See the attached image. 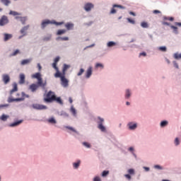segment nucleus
Wrapping results in <instances>:
<instances>
[{
  "instance_id": "aec40b11",
  "label": "nucleus",
  "mask_w": 181,
  "mask_h": 181,
  "mask_svg": "<svg viewBox=\"0 0 181 181\" xmlns=\"http://www.w3.org/2000/svg\"><path fill=\"white\" fill-rule=\"evenodd\" d=\"M47 122L52 125L57 124V120L53 117L48 118Z\"/></svg>"
},
{
  "instance_id": "7c9ffc66",
  "label": "nucleus",
  "mask_w": 181,
  "mask_h": 181,
  "mask_svg": "<svg viewBox=\"0 0 181 181\" xmlns=\"http://www.w3.org/2000/svg\"><path fill=\"white\" fill-rule=\"evenodd\" d=\"M69 67H70L69 65L64 64V66H63V69H62V74H64V76H65L66 71L67 69H69Z\"/></svg>"
},
{
  "instance_id": "6e6d98bb",
  "label": "nucleus",
  "mask_w": 181,
  "mask_h": 181,
  "mask_svg": "<svg viewBox=\"0 0 181 181\" xmlns=\"http://www.w3.org/2000/svg\"><path fill=\"white\" fill-rule=\"evenodd\" d=\"M21 95H22L23 98H24L25 97L26 98H29V95H26V93H25V92H22Z\"/></svg>"
},
{
  "instance_id": "2eb2a0df",
  "label": "nucleus",
  "mask_w": 181,
  "mask_h": 181,
  "mask_svg": "<svg viewBox=\"0 0 181 181\" xmlns=\"http://www.w3.org/2000/svg\"><path fill=\"white\" fill-rule=\"evenodd\" d=\"M40 87L39 84L36 83H32L29 86V89L31 90L32 93H35V91Z\"/></svg>"
},
{
  "instance_id": "0eeeda50",
  "label": "nucleus",
  "mask_w": 181,
  "mask_h": 181,
  "mask_svg": "<svg viewBox=\"0 0 181 181\" xmlns=\"http://www.w3.org/2000/svg\"><path fill=\"white\" fill-rule=\"evenodd\" d=\"M9 23V18H8V16L3 15L0 18V27L6 26Z\"/></svg>"
},
{
  "instance_id": "bf43d9fd",
  "label": "nucleus",
  "mask_w": 181,
  "mask_h": 181,
  "mask_svg": "<svg viewBox=\"0 0 181 181\" xmlns=\"http://www.w3.org/2000/svg\"><path fill=\"white\" fill-rule=\"evenodd\" d=\"M124 177L127 178L128 180H131L132 177L129 174H125Z\"/></svg>"
},
{
  "instance_id": "de8ad7c7",
  "label": "nucleus",
  "mask_w": 181,
  "mask_h": 181,
  "mask_svg": "<svg viewBox=\"0 0 181 181\" xmlns=\"http://www.w3.org/2000/svg\"><path fill=\"white\" fill-rule=\"evenodd\" d=\"M109 175V171L108 170H103L102 173V177H105L107 175Z\"/></svg>"
},
{
  "instance_id": "603ef678",
  "label": "nucleus",
  "mask_w": 181,
  "mask_h": 181,
  "mask_svg": "<svg viewBox=\"0 0 181 181\" xmlns=\"http://www.w3.org/2000/svg\"><path fill=\"white\" fill-rule=\"evenodd\" d=\"M173 66H174V68L175 69H179V65H178V64L176 62V61H173Z\"/></svg>"
},
{
  "instance_id": "4468645a",
  "label": "nucleus",
  "mask_w": 181,
  "mask_h": 181,
  "mask_svg": "<svg viewBox=\"0 0 181 181\" xmlns=\"http://www.w3.org/2000/svg\"><path fill=\"white\" fill-rule=\"evenodd\" d=\"M93 74V68L92 66H89L85 74V78H90Z\"/></svg>"
},
{
  "instance_id": "6e6552de",
  "label": "nucleus",
  "mask_w": 181,
  "mask_h": 181,
  "mask_svg": "<svg viewBox=\"0 0 181 181\" xmlns=\"http://www.w3.org/2000/svg\"><path fill=\"white\" fill-rule=\"evenodd\" d=\"M49 25H52V21H50L49 19L43 20L41 23V29L43 30L49 26Z\"/></svg>"
},
{
  "instance_id": "5701e85b",
  "label": "nucleus",
  "mask_w": 181,
  "mask_h": 181,
  "mask_svg": "<svg viewBox=\"0 0 181 181\" xmlns=\"http://www.w3.org/2000/svg\"><path fill=\"white\" fill-rule=\"evenodd\" d=\"M4 42H8V40H11V38L13 37L12 34H8V33H4Z\"/></svg>"
},
{
  "instance_id": "c756f323",
  "label": "nucleus",
  "mask_w": 181,
  "mask_h": 181,
  "mask_svg": "<svg viewBox=\"0 0 181 181\" xmlns=\"http://www.w3.org/2000/svg\"><path fill=\"white\" fill-rule=\"evenodd\" d=\"M8 119H9V115H6L5 114H3L0 117V120L2 121V122H6L8 120Z\"/></svg>"
},
{
  "instance_id": "79ce46f5",
  "label": "nucleus",
  "mask_w": 181,
  "mask_h": 181,
  "mask_svg": "<svg viewBox=\"0 0 181 181\" xmlns=\"http://www.w3.org/2000/svg\"><path fill=\"white\" fill-rule=\"evenodd\" d=\"M153 168H154V169L158 170H163V168L160 165H155L153 166Z\"/></svg>"
},
{
  "instance_id": "473e14b6",
  "label": "nucleus",
  "mask_w": 181,
  "mask_h": 181,
  "mask_svg": "<svg viewBox=\"0 0 181 181\" xmlns=\"http://www.w3.org/2000/svg\"><path fill=\"white\" fill-rule=\"evenodd\" d=\"M0 2L6 6H8L9 4H11V0H0Z\"/></svg>"
},
{
  "instance_id": "e433bc0d",
  "label": "nucleus",
  "mask_w": 181,
  "mask_h": 181,
  "mask_svg": "<svg viewBox=\"0 0 181 181\" xmlns=\"http://www.w3.org/2000/svg\"><path fill=\"white\" fill-rule=\"evenodd\" d=\"M52 24L55 25L56 26H60L61 25H64V22H57L55 21H52Z\"/></svg>"
},
{
  "instance_id": "412c9836",
  "label": "nucleus",
  "mask_w": 181,
  "mask_h": 181,
  "mask_svg": "<svg viewBox=\"0 0 181 181\" xmlns=\"http://www.w3.org/2000/svg\"><path fill=\"white\" fill-rule=\"evenodd\" d=\"M65 28L68 30H73L74 28V24L72 23H66L65 24Z\"/></svg>"
},
{
  "instance_id": "09e8293b",
  "label": "nucleus",
  "mask_w": 181,
  "mask_h": 181,
  "mask_svg": "<svg viewBox=\"0 0 181 181\" xmlns=\"http://www.w3.org/2000/svg\"><path fill=\"white\" fill-rule=\"evenodd\" d=\"M25 100V98H14V102H22Z\"/></svg>"
},
{
  "instance_id": "f03ea898",
  "label": "nucleus",
  "mask_w": 181,
  "mask_h": 181,
  "mask_svg": "<svg viewBox=\"0 0 181 181\" xmlns=\"http://www.w3.org/2000/svg\"><path fill=\"white\" fill-rule=\"evenodd\" d=\"M32 78H37V84L40 87H42V89L46 88L47 82H43V79L42 78V74L40 72H37L32 75Z\"/></svg>"
},
{
  "instance_id": "b1692460",
  "label": "nucleus",
  "mask_w": 181,
  "mask_h": 181,
  "mask_svg": "<svg viewBox=\"0 0 181 181\" xmlns=\"http://www.w3.org/2000/svg\"><path fill=\"white\" fill-rule=\"evenodd\" d=\"M13 88L10 91V95L13 94L15 92H18V83L16 82H14L13 84Z\"/></svg>"
},
{
  "instance_id": "2f4dec72",
  "label": "nucleus",
  "mask_w": 181,
  "mask_h": 181,
  "mask_svg": "<svg viewBox=\"0 0 181 181\" xmlns=\"http://www.w3.org/2000/svg\"><path fill=\"white\" fill-rule=\"evenodd\" d=\"M82 145L87 149H90L91 148V144L86 141L82 142Z\"/></svg>"
},
{
  "instance_id": "393cba45",
  "label": "nucleus",
  "mask_w": 181,
  "mask_h": 181,
  "mask_svg": "<svg viewBox=\"0 0 181 181\" xmlns=\"http://www.w3.org/2000/svg\"><path fill=\"white\" fill-rule=\"evenodd\" d=\"M168 124H169V122H168V120H163L160 123V128H165V127L168 126Z\"/></svg>"
},
{
  "instance_id": "338daca9",
  "label": "nucleus",
  "mask_w": 181,
  "mask_h": 181,
  "mask_svg": "<svg viewBox=\"0 0 181 181\" xmlns=\"http://www.w3.org/2000/svg\"><path fill=\"white\" fill-rule=\"evenodd\" d=\"M175 25L176 26H179L180 28H181V23L175 22Z\"/></svg>"
},
{
  "instance_id": "a18cd8bd",
  "label": "nucleus",
  "mask_w": 181,
  "mask_h": 181,
  "mask_svg": "<svg viewBox=\"0 0 181 181\" xmlns=\"http://www.w3.org/2000/svg\"><path fill=\"white\" fill-rule=\"evenodd\" d=\"M66 33V30H59L57 33V35H64Z\"/></svg>"
},
{
  "instance_id": "72a5a7b5",
  "label": "nucleus",
  "mask_w": 181,
  "mask_h": 181,
  "mask_svg": "<svg viewBox=\"0 0 181 181\" xmlns=\"http://www.w3.org/2000/svg\"><path fill=\"white\" fill-rule=\"evenodd\" d=\"M117 43L114 41H110L107 43V47H113V46H116Z\"/></svg>"
},
{
  "instance_id": "13d9d810",
  "label": "nucleus",
  "mask_w": 181,
  "mask_h": 181,
  "mask_svg": "<svg viewBox=\"0 0 181 181\" xmlns=\"http://www.w3.org/2000/svg\"><path fill=\"white\" fill-rule=\"evenodd\" d=\"M143 169L145 170L146 173H148L150 171L149 167L144 166Z\"/></svg>"
},
{
  "instance_id": "052dcab7",
  "label": "nucleus",
  "mask_w": 181,
  "mask_h": 181,
  "mask_svg": "<svg viewBox=\"0 0 181 181\" xmlns=\"http://www.w3.org/2000/svg\"><path fill=\"white\" fill-rule=\"evenodd\" d=\"M128 151H129L130 153H132V154L134 153V147H129V148H128Z\"/></svg>"
},
{
  "instance_id": "f704fd0d",
  "label": "nucleus",
  "mask_w": 181,
  "mask_h": 181,
  "mask_svg": "<svg viewBox=\"0 0 181 181\" xmlns=\"http://www.w3.org/2000/svg\"><path fill=\"white\" fill-rule=\"evenodd\" d=\"M174 145L175 146L177 147L180 145V141L178 137H176L174 140Z\"/></svg>"
},
{
  "instance_id": "864d4df0",
  "label": "nucleus",
  "mask_w": 181,
  "mask_h": 181,
  "mask_svg": "<svg viewBox=\"0 0 181 181\" xmlns=\"http://www.w3.org/2000/svg\"><path fill=\"white\" fill-rule=\"evenodd\" d=\"M127 21H128V22H129V23H131L132 25H135V21H134V20H132L131 18H127Z\"/></svg>"
},
{
  "instance_id": "c9c22d12",
  "label": "nucleus",
  "mask_w": 181,
  "mask_h": 181,
  "mask_svg": "<svg viewBox=\"0 0 181 181\" xmlns=\"http://www.w3.org/2000/svg\"><path fill=\"white\" fill-rule=\"evenodd\" d=\"M51 39H52V35L48 34L47 36L43 37V41L44 42H49V40H50Z\"/></svg>"
},
{
  "instance_id": "3c124183",
  "label": "nucleus",
  "mask_w": 181,
  "mask_h": 181,
  "mask_svg": "<svg viewBox=\"0 0 181 181\" xmlns=\"http://www.w3.org/2000/svg\"><path fill=\"white\" fill-rule=\"evenodd\" d=\"M9 14L15 16L19 15V13L14 11H10Z\"/></svg>"
},
{
  "instance_id": "f8f14e48",
  "label": "nucleus",
  "mask_w": 181,
  "mask_h": 181,
  "mask_svg": "<svg viewBox=\"0 0 181 181\" xmlns=\"http://www.w3.org/2000/svg\"><path fill=\"white\" fill-rule=\"evenodd\" d=\"M115 8H122V9H124L125 7L122 6V5H119V4H113L112 5V8L111 9L110 13V14H115L116 13V10L115 9Z\"/></svg>"
},
{
  "instance_id": "680f3d73",
  "label": "nucleus",
  "mask_w": 181,
  "mask_h": 181,
  "mask_svg": "<svg viewBox=\"0 0 181 181\" xmlns=\"http://www.w3.org/2000/svg\"><path fill=\"white\" fill-rule=\"evenodd\" d=\"M60 57L59 56L56 57V58L54 59V63H58L59 61Z\"/></svg>"
},
{
  "instance_id": "4c0bfd02",
  "label": "nucleus",
  "mask_w": 181,
  "mask_h": 181,
  "mask_svg": "<svg viewBox=\"0 0 181 181\" xmlns=\"http://www.w3.org/2000/svg\"><path fill=\"white\" fill-rule=\"evenodd\" d=\"M171 29H173V33H175V35H178L179 32L177 30V27L174 26V25H170Z\"/></svg>"
},
{
  "instance_id": "8fccbe9b",
  "label": "nucleus",
  "mask_w": 181,
  "mask_h": 181,
  "mask_svg": "<svg viewBox=\"0 0 181 181\" xmlns=\"http://www.w3.org/2000/svg\"><path fill=\"white\" fill-rule=\"evenodd\" d=\"M85 70L81 68L80 69V71L78 72L77 76L79 77L80 76H82L83 73H84Z\"/></svg>"
},
{
  "instance_id": "a211bd4d",
  "label": "nucleus",
  "mask_w": 181,
  "mask_h": 181,
  "mask_svg": "<svg viewBox=\"0 0 181 181\" xmlns=\"http://www.w3.org/2000/svg\"><path fill=\"white\" fill-rule=\"evenodd\" d=\"M2 80L4 83V84H8V83H9V81H11V77H9V75H8V74H3Z\"/></svg>"
},
{
  "instance_id": "4d7b16f0",
  "label": "nucleus",
  "mask_w": 181,
  "mask_h": 181,
  "mask_svg": "<svg viewBox=\"0 0 181 181\" xmlns=\"http://www.w3.org/2000/svg\"><path fill=\"white\" fill-rule=\"evenodd\" d=\"M9 107V104L0 105V110L3 109L4 107Z\"/></svg>"
},
{
  "instance_id": "9b49d317",
  "label": "nucleus",
  "mask_w": 181,
  "mask_h": 181,
  "mask_svg": "<svg viewBox=\"0 0 181 181\" xmlns=\"http://www.w3.org/2000/svg\"><path fill=\"white\" fill-rule=\"evenodd\" d=\"M132 95V91L129 88H127L124 91V99L129 100Z\"/></svg>"
},
{
  "instance_id": "e2e57ef3",
  "label": "nucleus",
  "mask_w": 181,
  "mask_h": 181,
  "mask_svg": "<svg viewBox=\"0 0 181 181\" xmlns=\"http://www.w3.org/2000/svg\"><path fill=\"white\" fill-rule=\"evenodd\" d=\"M93 181H101L100 177L96 176L94 177Z\"/></svg>"
},
{
  "instance_id": "ea45409f",
  "label": "nucleus",
  "mask_w": 181,
  "mask_h": 181,
  "mask_svg": "<svg viewBox=\"0 0 181 181\" xmlns=\"http://www.w3.org/2000/svg\"><path fill=\"white\" fill-rule=\"evenodd\" d=\"M158 49L160 51V52H163L164 53L165 52H167V47L165 46H162V47H159L158 48Z\"/></svg>"
},
{
  "instance_id": "dca6fc26",
  "label": "nucleus",
  "mask_w": 181,
  "mask_h": 181,
  "mask_svg": "<svg viewBox=\"0 0 181 181\" xmlns=\"http://www.w3.org/2000/svg\"><path fill=\"white\" fill-rule=\"evenodd\" d=\"M57 63H55V62H53L52 63V67H53V69H54V70H56V74H54V78H57L58 77H59V76H60V72H59V68L57 66Z\"/></svg>"
},
{
  "instance_id": "c03bdc74",
  "label": "nucleus",
  "mask_w": 181,
  "mask_h": 181,
  "mask_svg": "<svg viewBox=\"0 0 181 181\" xmlns=\"http://www.w3.org/2000/svg\"><path fill=\"white\" fill-rule=\"evenodd\" d=\"M128 173H129V175H135L134 169H133V168L129 169V170H128Z\"/></svg>"
},
{
  "instance_id": "bb28decb",
  "label": "nucleus",
  "mask_w": 181,
  "mask_h": 181,
  "mask_svg": "<svg viewBox=\"0 0 181 181\" xmlns=\"http://www.w3.org/2000/svg\"><path fill=\"white\" fill-rule=\"evenodd\" d=\"M19 84H25V74H20V80L18 81Z\"/></svg>"
},
{
  "instance_id": "7ed1b4c3",
  "label": "nucleus",
  "mask_w": 181,
  "mask_h": 181,
  "mask_svg": "<svg viewBox=\"0 0 181 181\" xmlns=\"http://www.w3.org/2000/svg\"><path fill=\"white\" fill-rule=\"evenodd\" d=\"M104 119L100 117H98V121H97V124H98V129L103 133H106L107 132V129L106 127L103 125L104 123Z\"/></svg>"
},
{
  "instance_id": "423d86ee",
  "label": "nucleus",
  "mask_w": 181,
  "mask_h": 181,
  "mask_svg": "<svg viewBox=\"0 0 181 181\" xmlns=\"http://www.w3.org/2000/svg\"><path fill=\"white\" fill-rule=\"evenodd\" d=\"M127 127L129 131L134 132L138 127V123L134 121L129 122L127 124Z\"/></svg>"
},
{
  "instance_id": "9d476101",
  "label": "nucleus",
  "mask_w": 181,
  "mask_h": 181,
  "mask_svg": "<svg viewBox=\"0 0 181 181\" xmlns=\"http://www.w3.org/2000/svg\"><path fill=\"white\" fill-rule=\"evenodd\" d=\"M23 122V119H20L16 122H13L12 123H10L8 124V127L10 128H15V127H18L19 125H21L22 123Z\"/></svg>"
},
{
  "instance_id": "ddd939ff",
  "label": "nucleus",
  "mask_w": 181,
  "mask_h": 181,
  "mask_svg": "<svg viewBox=\"0 0 181 181\" xmlns=\"http://www.w3.org/2000/svg\"><path fill=\"white\" fill-rule=\"evenodd\" d=\"M29 28H30V25H27L24 27H23L21 28V30H20V33L21 35H23V36H26V35H28V33L26 32H28V30H29Z\"/></svg>"
},
{
  "instance_id": "20e7f679",
  "label": "nucleus",
  "mask_w": 181,
  "mask_h": 181,
  "mask_svg": "<svg viewBox=\"0 0 181 181\" xmlns=\"http://www.w3.org/2000/svg\"><path fill=\"white\" fill-rule=\"evenodd\" d=\"M30 108H33V110H47V106L45 105H40L38 103H34L31 105H30Z\"/></svg>"
},
{
  "instance_id": "774afa93",
  "label": "nucleus",
  "mask_w": 181,
  "mask_h": 181,
  "mask_svg": "<svg viewBox=\"0 0 181 181\" xmlns=\"http://www.w3.org/2000/svg\"><path fill=\"white\" fill-rule=\"evenodd\" d=\"M153 13H160L161 12H160V11H158V10H154V11H153Z\"/></svg>"
},
{
  "instance_id": "c85d7f7f",
  "label": "nucleus",
  "mask_w": 181,
  "mask_h": 181,
  "mask_svg": "<svg viewBox=\"0 0 181 181\" xmlns=\"http://www.w3.org/2000/svg\"><path fill=\"white\" fill-rule=\"evenodd\" d=\"M30 62H32L31 59H23L21 61V66H25L26 64H29V63H30Z\"/></svg>"
},
{
  "instance_id": "f3484780",
  "label": "nucleus",
  "mask_w": 181,
  "mask_h": 181,
  "mask_svg": "<svg viewBox=\"0 0 181 181\" xmlns=\"http://www.w3.org/2000/svg\"><path fill=\"white\" fill-rule=\"evenodd\" d=\"M81 164V160L80 159L76 160V162L72 163L74 170H78Z\"/></svg>"
},
{
  "instance_id": "6ab92c4d",
  "label": "nucleus",
  "mask_w": 181,
  "mask_h": 181,
  "mask_svg": "<svg viewBox=\"0 0 181 181\" xmlns=\"http://www.w3.org/2000/svg\"><path fill=\"white\" fill-rule=\"evenodd\" d=\"M16 19H20L22 25H26V21H28V17L16 16Z\"/></svg>"
},
{
  "instance_id": "4be33fe9",
  "label": "nucleus",
  "mask_w": 181,
  "mask_h": 181,
  "mask_svg": "<svg viewBox=\"0 0 181 181\" xmlns=\"http://www.w3.org/2000/svg\"><path fill=\"white\" fill-rule=\"evenodd\" d=\"M69 111L74 117H77L76 110L74 108V107L73 105L71 106Z\"/></svg>"
},
{
  "instance_id": "cd10ccee",
  "label": "nucleus",
  "mask_w": 181,
  "mask_h": 181,
  "mask_svg": "<svg viewBox=\"0 0 181 181\" xmlns=\"http://www.w3.org/2000/svg\"><path fill=\"white\" fill-rule=\"evenodd\" d=\"M64 128L68 129V130L71 131L72 132L75 133L77 135H79V133L74 128H73L72 127L65 126Z\"/></svg>"
},
{
  "instance_id": "a19ab883",
  "label": "nucleus",
  "mask_w": 181,
  "mask_h": 181,
  "mask_svg": "<svg viewBox=\"0 0 181 181\" xmlns=\"http://www.w3.org/2000/svg\"><path fill=\"white\" fill-rule=\"evenodd\" d=\"M141 28H143L144 29H147L148 28V24L146 22H142L141 23Z\"/></svg>"
},
{
  "instance_id": "a878e982",
  "label": "nucleus",
  "mask_w": 181,
  "mask_h": 181,
  "mask_svg": "<svg viewBox=\"0 0 181 181\" xmlns=\"http://www.w3.org/2000/svg\"><path fill=\"white\" fill-rule=\"evenodd\" d=\"M58 115L60 117H63L64 118H68L69 117V114L66 113L65 111H61L59 112H58Z\"/></svg>"
},
{
  "instance_id": "69168bd1",
  "label": "nucleus",
  "mask_w": 181,
  "mask_h": 181,
  "mask_svg": "<svg viewBox=\"0 0 181 181\" xmlns=\"http://www.w3.org/2000/svg\"><path fill=\"white\" fill-rule=\"evenodd\" d=\"M139 56H144L145 57V56H146V53L145 52H141Z\"/></svg>"
},
{
  "instance_id": "5fc2aeb1",
  "label": "nucleus",
  "mask_w": 181,
  "mask_h": 181,
  "mask_svg": "<svg viewBox=\"0 0 181 181\" xmlns=\"http://www.w3.org/2000/svg\"><path fill=\"white\" fill-rule=\"evenodd\" d=\"M7 102L8 103H12L15 102V98H12L10 97V98H8Z\"/></svg>"
},
{
  "instance_id": "58836bf2",
  "label": "nucleus",
  "mask_w": 181,
  "mask_h": 181,
  "mask_svg": "<svg viewBox=\"0 0 181 181\" xmlns=\"http://www.w3.org/2000/svg\"><path fill=\"white\" fill-rule=\"evenodd\" d=\"M173 57L176 59V60H180L181 59V53L179 54L178 52H176L174 54Z\"/></svg>"
},
{
  "instance_id": "f257e3e1",
  "label": "nucleus",
  "mask_w": 181,
  "mask_h": 181,
  "mask_svg": "<svg viewBox=\"0 0 181 181\" xmlns=\"http://www.w3.org/2000/svg\"><path fill=\"white\" fill-rule=\"evenodd\" d=\"M44 101L47 103H52L54 101H56L60 105H63V102L60 97L56 98L54 93L52 90H49L47 94V98H44Z\"/></svg>"
},
{
  "instance_id": "1a4fd4ad",
  "label": "nucleus",
  "mask_w": 181,
  "mask_h": 181,
  "mask_svg": "<svg viewBox=\"0 0 181 181\" xmlns=\"http://www.w3.org/2000/svg\"><path fill=\"white\" fill-rule=\"evenodd\" d=\"M93 8H94V4L90 2H88V3L85 4L84 6H83V9L86 12L90 11Z\"/></svg>"
},
{
  "instance_id": "37998d69",
  "label": "nucleus",
  "mask_w": 181,
  "mask_h": 181,
  "mask_svg": "<svg viewBox=\"0 0 181 181\" xmlns=\"http://www.w3.org/2000/svg\"><path fill=\"white\" fill-rule=\"evenodd\" d=\"M98 68L104 69V65L103 64H101V63H97L95 64V69H98Z\"/></svg>"
},
{
  "instance_id": "39448f33",
  "label": "nucleus",
  "mask_w": 181,
  "mask_h": 181,
  "mask_svg": "<svg viewBox=\"0 0 181 181\" xmlns=\"http://www.w3.org/2000/svg\"><path fill=\"white\" fill-rule=\"evenodd\" d=\"M59 78L61 80V85L64 87V88H67L69 86V81L65 78V75L60 74L59 76H58L57 78Z\"/></svg>"
},
{
  "instance_id": "0e129e2a",
  "label": "nucleus",
  "mask_w": 181,
  "mask_h": 181,
  "mask_svg": "<svg viewBox=\"0 0 181 181\" xmlns=\"http://www.w3.org/2000/svg\"><path fill=\"white\" fill-rule=\"evenodd\" d=\"M61 40H64V41L69 40V37H61Z\"/></svg>"
},
{
  "instance_id": "49530a36",
  "label": "nucleus",
  "mask_w": 181,
  "mask_h": 181,
  "mask_svg": "<svg viewBox=\"0 0 181 181\" xmlns=\"http://www.w3.org/2000/svg\"><path fill=\"white\" fill-rule=\"evenodd\" d=\"M19 52H20L19 49H16V51H14L13 53L10 54V57H13V56H16V54H18Z\"/></svg>"
}]
</instances>
